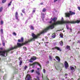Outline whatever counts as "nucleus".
I'll return each mask as SVG.
<instances>
[{
  "label": "nucleus",
  "instance_id": "obj_2",
  "mask_svg": "<svg viewBox=\"0 0 80 80\" xmlns=\"http://www.w3.org/2000/svg\"><path fill=\"white\" fill-rule=\"evenodd\" d=\"M69 21H64L63 18H62L61 21H58L56 22V23H52L51 25H50L46 27L44 30L40 32V34H43L47 32L50 29H53L55 27V25H58L61 24H65V23H69Z\"/></svg>",
  "mask_w": 80,
  "mask_h": 80
},
{
  "label": "nucleus",
  "instance_id": "obj_64",
  "mask_svg": "<svg viewBox=\"0 0 80 80\" xmlns=\"http://www.w3.org/2000/svg\"><path fill=\"white\" fill-rule=\"evenodd\" d=\"M66 79L67 78V77H66Z\"/></svg>",
  "mask_w": 80,
  "mask_h": 80
},
{
  "label": "nucleus",
  "instance_id": "obj_13",
  "mask_svg": "<svg viewBox=\"0 0 80 80\" xmlns=\"http://www.w3.org/2000/svg\"><path fill=\"white\" fill-rule=\"evenodd\" d=\"M70 69L72 72H74L75 71V68L72 66H70Z\"/></svg>",
  "mask_w": 80,
  "mask_h": 80
},
{
  "label": "nucleus",
  "instance_id": "obj_45",
  "mask_svg": "<svg viewBox=\"0 0 80 80\" xmlns=\"http://www.w3.org/2000/svg\"><path fill=\"white\" fill-rule=\"evenodd\" d=\"M65 76H67V75H68V74L66 73L65 74Z\"/></svg>",
  "mask_w": 80,
  "mask_h": 80
},
{
  "label": "nucleus",
  "instance_id": "obj_32",
  "mask_svg": "<svg viewBox=\"0 0 80 80\" xmlns=\"http://www.w3.org/2000/svg\"><path fill=\"white\" fill-rule=\"evenodd\" d=\"M1 25H2L3 24V20H1Z\"/></svg>",
  "mask_w": 80,
  "mask_h": 80
},
{
  "label": "nucleus",
  "instance_id": "obj_35",
  "mask_svg": "<svg viewBox=\"0 0 80 80\" xmlns=\"http://www.w3.org/2000/svg\"><path fill=\"white\" fill-rule=\"evenodd\" d=\"M49 59H50V60H52V57H51V56H50L49 57Z\"/></svg>",
  "mask_w": 80,
  "mask_h": 80
},
{
  "label": "nucleus",
  "instance_id": "obj_8",
  "mask_svg": "<svg viewBox=\"0 0 80 80\" xmlns=\"http://www.w3.org/2000/svg\"><path fill=\"white\" fill-rule=\"evenodd\" d=\"M23 38L21 37V40L20 39H18V42H23Z\"/></svg>",
  "mask_w": 80,
  "mask_h": 80
},
{
  "label": "nucleus",
  "instance_id": "obj_50",
  "mask_svg": "<svg viewBox=\"0 0 80 80\" xmlns=\"http://www.w3.org/2000/svg\"><path fill=\"white\" fill-rule=\"evenodd\" d=\"M47 80H49L48 78H47Z\"/></svg>",
  "mask_w": 80,
  "mask_h": 80
},
{
  "label": "nucleus",
  "instance_id": "obj_23",
  "mask_svg": "<svg viewBox=\"0 0 80 80\" xmlns=\"http://www.w3.org/2000/svg\"><path fill=\"white\" fill-rule=\"evenodd\" d=\"M30 28L31 30H34V28H33V26H31Z\"/></svg>",
  "mask_w": 80,
  "mask_h": 80
},
{
  "label": "nucleus",
  "instance_id": "obj_11",
  "mask_svg": "<svg viewBox=\"0 0 80 80\" xmlns=\"http://www.w3.org/2000/svg\"><path fill=\"white\" fill-rule=\"evenodd\" d=\"M55 58L58 61V62L57 61V62H60V58L58 56H56L55 57Z\"/></svg>",
  "mask_w": 80,
  "mask_h": 80
},
{
  "label": "nucleus",
  "instance_id": "obj_5",
  "mask_svg": "<svg viewBox=\"0 0 80 80\" xmlns=\"http://www.w3.org/2000/svg\"><path fill=\"white\" fill-rule=\"evenodd\" d=\"M80 22V20H77L76 21H70L69 23H71V24H75V23H79Z\"/></svg>",
  "mask_w": 80,
  "mask_h": 80
},
{
  "label": "nucleus",
  "instance_id": "obj_54",
  "mask_svg": "<svg viewBox=\"0 0 80 80\" xmlns=\"http://www.w3.org/2000/svg\"><path fill=\"white\" fill-rule=\"evenodd\" d=\"M49 63V61H48V64Z\"/></svg>",
  "mask_w": 80,
  "mask_h": 80
},
{
  "label": "nucleus",
  "instance_id": "obj_62",
  "mask_svg": "<svg viewBox=\"0 0 80 80\" xmlns=\"http://www.w3.org/2000/svg\"><path fill=\"white\" fill-rule=\"evenodd\" d=\"M43 4L42 3H41V5H42Z\"/></svg>",
  "mask_w": 80,
  "mask_h": 80
},
{
  "label": "nucleus",
  "instance_id": "obj_37",
  "mask_svg": "<svg viewBox=\"0 0 80 80\" xmlns=\"http://www.w3.org/2000/svg\"><path fill=\"white\" fill-rule=\"evenodd\" d=\"M27 65L25 66V67L24 68L25 70H26V69H27Z\"/></svg>",
  "mask_w": 80,
  "mask_h": 80
},
{
  "label": "nucleus",
  "instance_id": "obj_22",
  "mask_svg": "<svg viewBox=\"0 0 80 80\" xmlns=\"http://www.w3.org/2000/svg\"><path fill=\"white\" fill-rule=\"evenodd\" d=\"M22 63L23 62L22 61V60H20V62H19V65H22Z\"/></svg>",
  "mask_w": 80,
  "mask_h": 80
},
{
  "label": "nucleus",
  "instance_id": "obj_1",
  "mask_svg": "<svg viewBox=\"0 0 80 80\" xmlns=\"http://www.w3.org/2000/svg\"><path fill=\"white\" fill-rule=\"evenodd\" d=\"M32 38L28 40V41H26L23 43H20L19 42H18L17 43V46H15L14 47H12L11 48L7 49V50L4 51H0V56L2 55V56H3V57H7V55L8 54V52L11 51V50H14V49H17V47H21L23 46L24 45L28 43V42H33L35 41V39H37L38 38V35H35L34 33H32Z\"/></svg>",
  "mask_w": 80,
  "mask_h": 80
},
{
  "label": "nucleus",
  "instance_id": "obj_38",
  "mask_svg": "<svg viewBox=\"0 0 80 80\" xmlns=\"http://www.w3.org/2000/svg\"><path fill=\"white\" fill-rule=\"evenodd\" d=\"M34 69H32V70H31V72L32 73H33V72H34Z\"/></svg>",
  "mask_w": 80,
  "mask_h": 80
},
{
  "label": "nucleus",
  "instance_id": "obj_40",
  "mask_svg": "<svg viewBox=\"0 0 80 80\" xmlns=\"http://www.w3.org/2000/svg\"><path fill=\"white\" fill-rule=\"evenodd\" d=\"M2 45H3V46H5V42H2Z\"/></svg>",
  "mask_w": 80,
  "mask_h": 80
},
{
  "label": "nucleus",
  "instance_id": "obj_28",
  "mask_svg": "<svg viewBox=\"0 0 80 80\" xmlns=\"http://www.w3.org/2000/svg\"><path fill=\"white\" fill-rule=\"evenodd\" d=\"M42 12H46V9H45V8H44L42 10Z\"/></svg>",
  "mask_w": 80,
  "mask_h": 80
},
{
  "label": "nucleus",
  "instance_id": "obj_60",
  "mask_svg": "<svg viewBox=\"0 0 80 80\" xmlns=\"http://www.w3.org/2000/svg\"><path fill=\"white\" fill-rule=\"evenodd\" d=\"M78 80H80V78H79L78 79Z\"/></svg>",
  "mask_w": 80,
  "mask_h": 80
},
{
  "label": "nucleus",
  "instance_id": "obj_6",
  "mask_svg": "<svg viewBox=\"0 0 80 80\" xmlns=\"http://www.w3.org/2000/svg\"><path fill=\"white\" fill-rule=\"evenodd\" d=\"M64 67L66 69H67L68 67V63L67 62V61H65V62Z\"/></svg>",
  "mask_w": 80,
  "mask_h": 80
},
{
  "label": "nucleus",
  "instance_id": "obj_44",
  "mask_svg": "<svg viewBox=\"0 0 80 80\" xmlns=\"http://www.w3.org/2000/svg\"><path fill=\"white\" fill-rule=\"evenodd\" d=\"M75 43V42H73L72 43V45H74V44Z\"/></svg>",
  "mask_w": 80,
  "mask_h": 80
},
{
  "label": "nucleus",
  "instance_id": "obj_21",
  "mask_svg": "<svg viewBox=\"0 0 80 80\" xmlns=\"http://www.w3.org/2000/svg\"><path fill=\"white\" fill-rule=\"evenodd\" d=\"M3 10V7H1L0 8V12H2Z\"/></svg>",
  "mask_w": 80,
  "mask_h": 80
},
{
  "label": "nucleus",
  "instance_id": "obj_56",
  "mask_svg": "<svg viewBox=\"0 0 80 80\" xmlns=\"http://www.w3.org/2000/svg\"><path fill=\"white\" fill-rule=\"evenodd\" d=\"M46 43H48V42H46Z\"/></svg>",
  "mask_w": 80,
  "mask_h": 80
},
{
  "label": "nucleus",
  "instance_id": "obj_20",
  "mask_svg": "<svg viewBox=\"0 0 80 80\" xmlns=\"http://www.w3.org/2000/svg\"><path fill=\"white\" fill-rule=\"evenodd\" d=\"M60 37H61V38H63V34L61 33L60 34Z\"/></svg>",
  "mask_w": 80,
  "mask_h": 80
},
{
  "label": "nucleus",
  "instance_id": "obj_47",
  "mask_svg": "<svg viewBox=\"0 0 80 80\" xmlns=\"http://www.w3.org/2000/svg\"><path fill=\"white\" fill-rule=\"evenodd\" d=\"M37 70H40V68H37Z\"/></svg>",
  "mask_w": 80,
  "mask_h": 80
},
{
  "label": "nucleus",
  "instance_id": "obj_26",
  "mask_svg": "<svg viewBox=\"0 0 80 80\" xmlns=\"http://www.w3.org/2000/svg\"><path fill=\"white\" fill-rule=\"evenodd\" d=\"M6 0H2V3H5L6 2Z\"/></svg>",
  "mask_w": 80,
  "mask_h": 80
},
{
  "label": "nucleus",
  "instance_id": "obj_12",
  "mask_svg": "<svg viewBox=\"0 0 80 80\" xmlns=\"http://www.w3.org/2000/svg\"><path fill=\"white\" fill-rule=\"evenodd\" d=\"M65 14L66 17H70V12L69 13H66Z\"/></svg>",
  "mask_w": 80,
  "mask_h": 80
},
{
  "label": "nucleus",
  "instance_id": "obj_16",
  "mask_svg": "<svg viewBox=\"0 0 80 80\" xmlns=\"http://www.w3.org/2000/svg\"><path fill=\"white\" fill-rule=\"evenodd\" d=\"M15 16L16 19L18 20V12H16L15 13Z\"/></svg>",
  "mask_w": 80,
  "mask_h": 80
},
{
  "label": "nucleus",
  "instance_id": "obj_34",
  "mask_svg": "<svg viewBox=\"0 0 80 80\" xmlns=\"http://www.w3.org/2000/svg\"><path fill=\"white\" fill-rule=\"evenodd\" d=\"M12 34L14 35H15V36H16L17 35V34L15 32H13V33H12Z\"/></svg>",
  "mask_w": 80,
  "mask_h": 80
},
{
  "label": "nucleus",
  "instance_id": "obj_4",
  "mask_svg": "<svg viewBox=\"0 0 80 80\" xmlns=\"http://www.w3.org/2000/svg\"><path fill=\"white\" fill-rule=\"evenodd\" d=\"M37 58L36 57L33 56L30 59L28 60V61L30 63H33V61H35V60H37Z\"/></svg>",
  "mask_w": 80,
  "mask_h": 80
},
{
  "label": "nucleus",
  "instance_id": "obj_57",
  "mask_svg": "<svg viewBox=\"0 0 80 80\" xmlns=\"http://www.w3.org/2000/svg\"><path fill=\"white\" fill-rule=\"evenodd\" d=\"M34 80H37V79H35V78H34Z\"/></svg>",
  "mask_w": 80,
  "mask_h": 80
},
{
  "label": "nucleus",
  "instance_id": "obj_18",
  "mask_svg": "<svg viewBox=\"0 0 80 80\" xmlns=\"http://www.w3.org/2000/svg\"><path fill=\"white\" fill-rule=\"evenodd\" d=\"M66 48H67V49H68V50H70V46L67 45L66 47Z\"/></svg>",
  "mask_w": 80,
  "mask_h": 80
},
{
  "label": "nucleus",
  "instance_id": "obj_33",
  "mask_svg": "<svg viewBox=\"0 0 80 80\" xmlns=\"http://www.w3.org/2000/svg\"><path fill=\"white\" fill-rule=\"evenodd\" d=\"M46 72V70H45V69H44L43 70V72L44 73H45Z\"/></svg>",
  "mask_w": 80,
  "mask_h": 80
},
{
  "label": "nucleus",
  "instance_id": "obj_58",
  "mask_svg": "<svg viewBox=\"0 0 80 80\" xmlns=\"http://www.w3.org/2000/svg\"><path fill=\"white\" fill-rule=\"evenodd\" d=\"M42 40L43 41H44V39H42Z\"/></svg>",
  "mask_w": 80,
  "mask_h": 80
},
{
  "label": "nucleus",
  "instance_id": "obj_15",
  "mask_svg": "<svg viewBox=\"0 0 80 80\" xmlns=\"http://www.w3.org/2000/svg\"><path fill=\"white\" fill-rule=\"evenodd\" d=\"M69 13H70V15H75V12H72V11H69Z\"/></svg>",
  "mask_w": 80,
  "mask_h": 80
},
{
  "label": "nucleus",
  "instance_id": "obj_7",
  "mask_svg": "<svg viewBox=\"0 0 80 80\" xmlns=\"http://www.w3.org/2000/svg\"><path fill=\"white\" fill-rule=\"evenodd\" d=\"M34 65H39V67H40L41 68V69L42 70V66H41V65H40V64L38 62H34Z\"/></svg>",
  "mask_w": 80,
  "mask_h": 80
},
{
  "label": "nucleus",
  "instance_id": "obj_31",
  "mask_svg": "<svg viewBox=\"0 0 80 80\" xmlns=\"http://www.w3.org/2000/svg\"><path fill=\"white\" fill-rule=\"evenodd\" d=\"M30 66H33V65H34V62L32 63V64H29Z\"/></svg>",
  "mask_w": 80,
  "mask_h": 80
},
{
  "label": "nucleus",
  "instance_id": "obj_55",
  "mask_svg": "<svg viewBox=\"0 0 80 80\" xmlns=\"http://www.w3.org/2000/svg\"><path fill=\"white\" fill-rule=\"evenodd\" d=\"M51 50H54V48H51Z\"/></svg>",
  "mask_w": 80,
  "mask_h": 80
},
{
  "label": "nucleus",
  "instance_id": "obj_39",
  "mask_svg": "<svg viewBox=\"0 0 80 80\" xmlns=\"http://www.w3.org/2000/svg\"><path fill=\"white\" fill-rule=\"evenodd\" d=\"M78 10H79L80 11V7H78Z\"/></svg>",
  "mask_w": 80,
  "mask_h": 80
},
{
  "label": "nucleus",
  "instance_id": "obj_29",
  "mask_svg": "<svg viewBox=\"0 0 80 80\" xmlns=\"http://www.w3.org/2000/svg\"><path fill=\"white\" fill-rule=\"evenodd\" d=\"M66 27L67 29V30H68V29H70V28H69V27H68V25H67L66 26Z\"/></svg>",
  "mask_w": 80,
  "mask_h": 80
},
{
  "label": "nucleus",
  "instance_id": "obj_46",
  "mask_svg": "<svg viewBox=\"0 0 80 80\" xmlns=\"http://www.w3.org/2000/svg\"><path fill=\"white\" fill-rule=\"evenodd\" d=\"M57 1V0H54V2H56Z\"/></svg>",
  "mask_w": 80,
  "mask_h": 80
},
{
  "label": "nucleus",
  "instance_id": "obj_49",
  "mask_svg": "<svg viewBox=\"0 0 80 80\" xmlns=\"http://www.w3.org/2000/svg\"><path fill=\"white\" fill-rule=\"evenodd\" d=\"M0 49L1 50H3V48H0Z\"/></svg>",
  "mask_w": 80,
  "mask_h": 80
},
{
  "label": "nucleus",
  "instance_id": "obj_43",
  "mask_svg": "<svg viewBox=\"0 0 80 80\" xmlns=\"http://www.w3.org/2000/svg\"><path fill=\"white\" fill-rule=\"evenodd\" d=\"M10 5H11V3H9V4H8V6H10Z\"/></svg>",
  "mask_w": 80,
  "mask_h": 80
},
{
  "label": "nucleus",
  "instance_id": "obj_36",
  "mask_svg": "<svg viewBox=\"0 0 80 80\" xmlns=\"http://www.w3.org/2000/svg\"><path fill=\"white\" fill-rule=\"evenodd\" d=\"M19 60H22V58H21V57H19Z\"/></svg>",
  "mask_w": 80,
  "mask_h": 80
},
{
  "label": "nucleus",
  "instance_id": "obj_3",
  "mask_svg": "<svg viewBox=\"0 0 80 80\" xmlns=\"http://www.w3.org/2000/svg\"><path fill=\"white\" fill-rule=\"evenodd\" d=\"M51 21L49 22V23H52V22H53L54 23H56L55 22L57 20V17H54L53 18H51Z\"/></svg>",
  "mask_w": 80,
  "mask_h": 80
},
{
  "label": "nucleus",
  "instance_id": "obj_17",
  "mask_svg": "<svg viewBox=\"0 0 80 80\" xmlns=\"http://www.w3.org/2000/svg\"><path fill=\"white\" fill-rule=\"evenodd\" d=\"M59 44L61 46H63V42L61 41L59 42Z\"/></svg>",
  "mask_w": 80,
  "mask_h": 80
},
{
  "label": "nucleus",
  "instance_id": "obj_14",
  "mask_svg": "<svg viewBox=\"0 0 80 80\" xmlns=\"http://www.w3.org/2000/svg\"><path fill=\"white\" fill-rule=\"evenodd\" d=\"M56 37V34L55 33H54L51 36V38H55Z\"/></svg>",
  "mask_w": 80,
  "mask_h": 80
},
{
  "label": "nucleus",
  "instance_id": "obj_10",
  "mask_svg": "<svg viewBox=\"0 0 80 80\" xmlns=\"http://www.w3.org/2000/svg\"><path fill=\"white\" fill-rule=\"evenodd\" d=\"M26 77L27 78V80H31V76L29 74H28L27 75Z\"/></svg>",
  "mask_w": 80,
  "mask_h": 80
},
{
  "label": "nucleus",
  "instance_id": "obj_27",
  "mask_svg": "<svg viewBox=\"0 0 80 80\" xmlns=\"http://www.w3.org/2000/svg\"><path fill=\"white\" fill-rule=\"evenodd\" d=\"M23 49H24V50H25V51H26L27 50V48L26 47H23Z\"/></svg>",
  "mask_w": 80,
  "mask_h": 80
},
{
  "label": "nucleus",
  "instance_id": "obj_24",
  "mask_svg": "<svg viewBox=\"0 0 80 80\" xmlns=\"http://www.w3.org/2000/svg\"><path fill=\"white\" fill-rule=\"evenodd\" d=\"M36 73H37L38 75H40V73L39 71H36Z\"/></svg>",
  "mask_w": 80,
  "mask_h": 80
},
{
  "label": "nucleus",
  "instance_id": "obj_25",
  "mask_svg": "<svg viewBox=\"0 0 80 80\" xmlns=\"http://www.w3.org/2000/svg\"><path fill=\"white\" fill-rule=\"evenodd\" d=\"M25 9H23L22 10V13H25Z\"/></svg>",
  "mask_w": 80,
  "mask_h": 80
},
{
  "label": "nucleus",
  "instance_id": "obj_19",
  "mask_svg": "<svg viewBox=\"0 0 80 80\" xmlns=\"http://www.w3.org/2000/svg\"><path fill=\"white\" fill-rule=\"evenodd\" d=\"M0 33L1 34H3V29H1Z\"/></svg>",
  "mask_w": 80,
  "mask_h": 80
},
{
  "label": "nucleus",
  "instance_id": "obj_42",
  "mask_svg": "<svg viewBox=\"0 0 80 80\" xmlns=\"http://www.w3.org/2000/svg\"><path fill=\"white\" fill-rule=\"evenodd\" d=\"M37 79H38V80H40V79H39V77H37Z\"/></svg>",
  "mask_w": 80,
  "mask_h": 80
},
{
  "label": "nucleus",
  "instance_id": "obj_61",
  "mask_svg": "<svg viewBox=\"0 0 80 80\" xmlns=\"http://www.w3.org/2000/svg\"><path fill=\"white\" fill-rule=\"evenodd\" d=\"M2 73H4V72L3 71H2Z\"/></svg>",
  "mask_w": 80,
  "mask_h": 80
},
{
  "label": "nucleus",
  "instance_id": "obj_51",
  "mask_svg": "<svg viewBox=\"0 0 80 80\" xmlns=\"http://www.w3.org/2000/svg\"><path fill=\"white\" fill-rule=\"evenodd\" d=\"M12 2V1H11V2H10L9 3H10L11 4Z\"/></svg>",
  "mask_w": 80,
  "mask_h": 80
},
{
  "label": "nucleus",
  "instance_id": "obj_59",
  "mask_svg": "<svg viewBox=\"0 0 80 80\" xmlns=\"http://www.w3.org/2000/svg\"><path fill=\"white\" fill-rule=\"evenodd\" d=\"M45 46L46 47H47V44H45Z\"/></svg>",
  "mask_w": 80,
  "mask_h": 80
},
{
  "label": "nucleus",
  "instance_id": "obj_63",
  "mask_svg": "<svg viewBox=\"0 0 80 80\" xmlns=\"http://www.w3.org/2000/svg\"><path fill=\"white\" fill-rule=\"evenodd\" d=\"M42 15H44V13H43Z\"/></svg>",
  "mask_w": 80,
  "mask_h": 80
},
{
  "label": "nucleus",
  "instance_id": "obj_30",
  "mask_svg": "<svg viewBox=\"0 0 80 80\" xmlns=\"http://www.w3.org/2000/svg\"><path fill=\"white\" fill-rule=\"evenodd\" d=\"M33 9H34V10H32V13H35V9H36V8H34Z\"/></svg>",
  "mask_w": 80,
  "mask_h": 80
},
{
  "label": "nucleus",
  "instance_id": "obj_52",
  "mask_svg": "<svg viewBox=\"0 0 80 80\" xmlns=\"http://www.w3.org/2000/svg\"><path fill=\"white\" fill-rule=\"evenodd\" d=\"M21 14L22 16H23V14H22V13H21Z\"/></svg>",
  "mask_w": 80,
  "mask_h": 80
},
{
  "label": "nucleus",
  "instance_id": "obj_48",
  "mask_svg": "<svg viewBox=\"0 0 80 80\" xmlns=\"http://www.w3.org/2000/svg\"><path fill=\"white\" fill-rule=\"evenodd\" d=\"M78 43H80V41H79V40L78 41Z\"/></svg>",
  "mask_w": 80,
  "mask_h": 80
},
{
  "label": "nucleus",
  "instance_id": "obj_53",
  "mask_svg": "<svg viewBox=\"0 0 80 80\" xmlns=\"http://www.w3.org/2000/svg\"><path fill=\"white\" fill-rule=\"evenodd\" d=\"M59 31H60V30H57L56 31V32H58Z\"/></svg>",
  "mask_w": 80,
  "mask_h": 80
},
{
  "label": "nucleus",
  "instance_id": "obj_41",
  "mask_svg": "<svg viewBox=\"0 0 80 80\" xmlns=\"http://www.w3.org/2000/svg\"><path fill=\"white\" fill-rule=\"evenodd\" d=\"M69 29H70V30L71 31V32H72V29L71 28H69Z\"/></svg>",
  "mask_w": 80,
  "mask_h": 80
},
{
  "label": "nucleus",
  "instance_id": "obj_9",
  "mask_svg": "<svg viewBox=\"0 0 80 80\" xmlns=\"http://www.w3.org/2000/svg\"><path fill=\"white\" fill-rule=\"evenodd\" d=\"M54 49L55 50H58L59 52H61L62 50L60 49V48H59L58 47H54Z\"/></svg>",
  "mask_w": 80,
  "mask_h": 80
}]
</instances>
